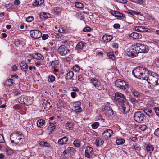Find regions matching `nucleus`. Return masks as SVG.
Masks as SVG:
<instances>
[{"label":"nucleus","mask_w":159,"mask_h":159,"mask_svg":"<svg viewBox=\"0 0 159 159\" xmlns=\"http://www.w3.org/2000/svg\"><path fill=\"white\" fill-rule=\"evenodd\" d=\"M144 80L153 85L159 84V76L156 73L149 71L148 74L145 77Z\"/></svg>","instance_id":"nucleus-1"},{"label":"nucleus","mask_w":159,"mask_h":159,"mask_svg":"<svg viewBox=\"0 0 159 159\" xmlns=\"http://www.w3.org/2000/svg\"><path fill=\"white\" fill-rule=\"evenodd\" d=\"M149 70L145 68L138 66L135 68L133 70L132 74L136 78L144 80Z\"/></svg>","instance_id":"nucleus-2"},{"label":"nucleus","mask_w":159,"mask_h":159,"mask_svg":"<svg viewBox=\"0 0 159 159\" xmlns=\"http://www.w3.org/2000/svg\"><path fill=\"white\" fill-rule=\"evenodd\" d=\"M18 101L21 104H24L26 105H30L32 103L33 100L30 97L23 96L18 98Z\"/></svg>","instance_id":"nucleus-3"},{"label":"nucleus","mask_w":159,"mask_h":159,"mask_svg":"<svg viewBox=\"0 0 159 159\" xmlns=\"http://www.w3.org/2000/svg\"><path fill=\"white\" fill-rule=\"evenodd\" d=\"M114 101L116 103L120 104L124 103L126 101V99L123 94L121 93L117 92L115 93Z\"/></svg>","instance_id":"nucleus-4"},{"label":"nucleus","mask_w":159,"mask_h":159,"mask_svg":"<svg viewBox=\"0 0 159 159\" xmlns=\"http://www.w3.org/2000/svg\"><path fill=\"white\" fill-rule=\"evenodd\" d=\"M10 139L12 143L18 144L20 141L21 138V135L17 132H13L10 135Z\"/></svg>","instance_id":"nucleus-5"},{"label":"nucleus","mask_w":159,"mask_h":159,"mask_svg":"<svg viewBox=\"0 0 159 159\" xmlns=\"http://www.w3.org/2000/svg\"><path fill=\"white\" fill-rule=\"evenodd\" d=\"M139 53L136 46L135 45H132L131 47L128 50L127 54L129 57L134 58Z\"/></svg>","instance_id":"nucleus-6"},{"label":"nucleus","mask_w":159,"mask_h":159,"mask_svg":"<svg viewBox=\"0 0 159 159\" xmlns=\"http://www.w3.org/2000/svg\"><path fill=\"white\" fill-rule=\"evenodd\" d=\"M135 45L139 53H147L148 51V48L146 45L139 43Z\"/></svg>","instance_id":"nucleus-7"},{"label":"nucleus","mask_w":159,"mask_h":159,"mask_svg":"<svg viewBox=\"0 0 159 159\" xmlns=\"http://www.w3.org/2000/svg\"><path fill=\"white\" fill-rule=\"evenodd\" d=\"M144 114L143 112L137 111L134 115V120L137 122L141 123L144 119Z\"/></svg>","instance_id":"nucleus-8"},{"label":"nucleus","mask_w":159,"mask_h":159,"mask_svg":"<svg viewBox=\"0 0 159 159\" xmlns=\"http://www.w3.org/2000/svg\"><path fill=\"white\" fill-rule=\"evenodd\" d=\"M115 85L116 87L122 89H126L128 88V85L126 82L121 79H118L115 82Z\"/></svg>","instance_id":"nucleus-9"},{"label":"nucleus","mask_w":159,"mask_h":159,"mask_svg":"<svg viewBox=\"0 0 159 159\" xmlns=\"http://www.w3.org/2000/svg\"><path fill=\"white\" fill-rule=\"evenodd\" d=\"M73 104V107L72 110L76 113L81 112L82 110V109L81 108L80 105L81 102L80 101L74 102Z\"/></svg>","instance_id":"nucleus-10"},{"label":"nucleus","mask_w":159,"mask_h":159,"mask_svg":"<svg viewBox=\"0 0 159 159\" xmlns=\"http://www.w3.org/2000/svg\"><path fill=\"white\" fill-rule=\"evenodd\" d=\"M31 36L34 38L38 39L42 36L41 32L38 30H32L30 32Z\"/></svg>","instance_id":"nucleus-11"},{"label":"nucleus","mask_w":159,"mask_h":159,"mask_svg":"<svg viewBox=\"0 0 159 159\" xmlns=\"http://www.w3.org/2000/svg\"><path fill=\"white\" fill-rule=\"evenodd\" d=\"M93 150L92 148L88 146L86 147L85 153V155L87 157L90 158L93 155Z\"/></svg>","instance_id":"nucleus-12"},{"label":"nucleus","mask_w":159,"mask_h":159,"mask_svg":"<svg viewBox=\"0 0 159 159\" xmlns=\"http://www.w3.org/2000/svg\"><path fill=\"white\" fill-rule=\"evenodd\" d=\"M113 134V132L112 130L108 129L103 132L102 134V136L106 139L110 138Z\"/></svg>","instance_id":"nucleus-13"},{"label":"nucleus","mask_w":159,"mask_h":159,"mask_svg":"<svg viewBox=\"0 0 159 159\" xmlns=\"http://www.w3.org/2000/svg\"><path fill=\"white\" fill-rule=\"evenodd\" d=\"M86 46V43L84 42H80L76 45L75 48L78 50H82L84 49L85 48Z\"/></svg>","instance_id":"nucleus-14"},{"label":"nucleus","mask_w":159,"mask_h":159,"mask_svg":"<svg viewBox=\"0 0 159 159\" xmlns=\"http://www.w3.org/2000/svg\"><path fill=\"white\" fill-rule=\"evenodd\" d=\"M91 83L93 84V85L96 87H99L101 86V83L98 79L96 78L91 79L90 80Z\"/></svg>","instance_id":"nucleus-15"},{"label":"nucleus","mask_w":159,"mask_h":159,"mask_svg":"<svg viewBox=\"0 0 159 159\" xmlns=\"http://www.w3.org/2000/svg\"><path fill=\"white\" fill-rule=\"evenodd\" d=\"M58 52L62 56L65 55L67 54V51L65 45L60 46L58 49Z\"/></svg>","instance_id":"nucleus-16"},{"label":"nucleus","mask_w":159,"mask_h":159,"mask_svg":"<svg viewBox=\"0 0 159 159\" xmlns=\"http://www.w3.org/2000/svg\"><path fill=\"white\" fill-rule=\"evenodd\" d=\"M121 104L124 112L125 113L129 112L130 110V107L128 102H127L126 101Z\"/></svg>","instance_id":"nucleus-17"},{"label":"nucleus","mask_w":159,"mask_h":159,"mask_svg":"<svg viewBox=\"0 0 159 159\" xmlns=\"http://www.w3.org/2000/svg\"><path fill=\"white\" fill-rule=\"evenodd\" d=\"M132 94L137 98H141L142 97V93L139 92L136 89H133L131 90Z\"/></svg>","instance_id":"nucleus-18"},{"label":"nucleus","mask_w":159,"mask_h":159,"mask_svg":"<svg viewBox=\"0 0 159 159\" xmlns=\"http://www.w3.org/2000/svg\"><path fill=\"white\" fill-rule=\"evenodd\" d=\"M129 36L134 39H139L142 37L141 34H140L136 32H133L129 34Z\"/></svg>","instance_id":"nucleus-19"},{"label":"nucleus","mask_w":159,"mask_h":159,"mask_svg":"<svg viewBox=\"0 0 159 159\" xmlns=\"http://www.w3.org/2000/svg\"><path fill=\"white\" fill-rule=\"evenodd\" d=\"M133 29L134 30L138 32H144L147 31V29L143 26L134 27Z\"/></svg>","instance_id":"nucleus-20"},{"label":"nucleus","mask_w":159,"mask_h":159,"mask_svg":"<svg viewBox=\"0 0 159 159\" xmlns=\"http://www.w3.org/2000/svg\"><path fill=\"white\" fill-rule=\"evenodd\" d=\"M68 138L66 137H64L58 140V143L61 145H63L66 144Z\"/></svg>","instance_id":"nucleus-21"},{"label":"nucleus","mask_w":159,"mask_h":159,"mask_svg":"<svg viewBox=\"0 0 159 159\" xmlns=\"http://www.w3.org/2000/svg\"><path fill=\"white\" fill-rule=\"evenodd\" d=\"M45 120L42 119L38 120L37 122V124L38 127L43 128L44 125Z\"/></svg>","instance_id":"nucleus-22"},{"label":"nucleus","mask_w":159,"mask_h":159,"mask_svg":"<svg viewBox=\"0 0 159 159\" xmlns=\"http://www.w3.org/2000/svg\"><path fill=\"white\" fill-rule=\"evenodd\" d=\"M113 38L112 36L110 35H105L102 37V39L104 41L108 42L110 41Z\"/></svg>","instance_id":"nucleus-23"},{"label":"nucleus","mask_w":159,"mask_h":159,"mask_svg":"<svg viewBox=\"0 0 159 159\" xmlns=\"http://www.w3.org/2000/svg\"><path fill=\"white\" fill-rule=\"evenodd\" d=\"M59 61L57 60H55L51 61L49 62V64L53 67L55 68L59 64Z\"/></svg>","instance_id":"nucleus-24"},{"label":"nucleus","mask_w":159,"mask_h":159,"mask_svg":"<svg viewBox=\"0 0 159 159\" xmlns=\"http://www.w3.org/2000/svg\"><path fill=\"white\" fill-rule=\"evenodd\" d=\"M20 66H21V69L22 70L25 69V70H24V71L26 72L27 71L26 70L28 68V66L27 64L24 62H22L20 64Z\"/></svg>","instance_id":"nucleus-25"},{"label":"nucleus","mask_w":159,"mask_h":159,"mask_svg":"<svg viewBox=\"0 0 159 159\" xmlns=\"http://www.w3.org/2000/svg\"><path fill=\"white\" fill-rule=\"evenodd\" d=\"M33 58H36L38 60H42L44 59V57L42 55L39 53H36L33 56Z\"/></svg>","instance_id":"nucleus-26"},{"label":"nucleus","mask_w":159,"mask_h":159,"mask_svg":"<svg viewBox=\"0 0 159 159\" xmlns=\"http://www.w3.org/2000/svg\"><path fill=\"white\" fill-rule=\"evenodd\" d=\"M44 0H36L34 2H33V5L35 7L40 6L42 4Z\"/></svg>","instance_id":"nucleus-27"},{"label":"nucleus","mask_w":159,"mask_h":159,"mask_svg":"<svg viewBox=\"0 0 159 159\" xmlns=\"http://www.w3.org/2000/svg\"><path fill=\"white\" fill-rule=\"evenodd\" d=\"M105 110L107 112V113L110 115H111L113 114V111L111 108L109 106H105L104 108Z\"/></svg>","instance_id":"nucleus-28"},{"label":"nucleus","mask_w":159,"mask_h":159,"mask_svg":"<svg viewBox=\"0 0 159 159\" xmlns=\"http://www.w3.org/2000/svg\"><path fill=\"white\" fill-rule=\"evenodd\" d=\"M146 149L147 152L151 153L154 150V147L152 145L149 144L147 145Z\"/></svg>","instance_id":"nucleus-29"},{"label":"nucleus","mask_w":159,"mask_h":159,"mask_svg":"<svg viewBox=\"0 0 159 159\" xmlns=\"http://www.w3.org/2000/svg\"><path fill=\"white\" fill-rule=\"evenodd\" d=\"M125 142V140L124 139L120 138L118 139L116 141V143L117 145L123 144Z\"/></svg>","instance_id":"nucleus-30"},{"label":"nucleus","mask_w":159,"mask_h":159,"mask_svg":"<svg viewBox=\"0 0 159 159\" xmlns=\"http://www.w3.org/2000/svg\"><path fill=\"white\" fill-rule=\"evenodd\" d=\"M74 75V73L72 71H69V72L66 74V79H71Z\"/></svg>","instance_id":"nucleus-31"},{"label":"nucleus","mask_w":159,"mask_h":159,"mask_svg":"<svg viewBox=\"0 0 159 159\" xmlns=\"http://www.w3.org/2000/svg\"><path fill=\"white\" fill-rule=\"evenodd\" d=\"M5 84L7 85H12L14 84L13 80L11 79L7 80L5 81Z\"/></svg>","instance_id":"nucleus-32"},{"label":"nucleus","mask_w":159,"mask_h":159,"mask_svg":"<svg viewBox=\"0 0 159 159\" xmlns=\"http://www.w3.org/2000/svg\"><path fill=\"white\" fill-rule=\"evenodd\" d=\"M5 151L7 155H10L13 153V150L10 148H6Z\"/></svg>","instance_id":"nucleus-33"},{"label":"nucleus","mask_w":159,"mask_h":159,"mask_svg":"<svg viewBox=\"0 0 159 159\" xmlns=\"http://www.w3.org/2000/svg\"><path fill=\"white\" fill-rule=\"evenodd\" d=\"M73 124L70 123H67L66 125V128L67 129L71 130L73 128Z\"/></svg>","instance_id":"nucleus-34"},{"label":"nucleus","mask_w":159,"mask_h":159,"mask_svg":"<svg viewBox=\"0 0 159 159\" xmlns=\"http://www.w3.org/2000/svg\"><path fill=\"white\" fill-rule=\"evenodd\" d=\"M73 144L75 146L77 147H79L81 145L80 141L79 140H76L74 141L73 142Z\"/></svg>","instance_id":"nucleus-35"},{"label":"nucleus","mask_w":159,"mask_h":159,"mask_svg":"<svg viewBox=\"0 0 159 159\" xmlns=\"http://www.w3.org/2000/svg\"><path fill=\"white\" fill-rule=\"evenodd\" d=\"M75 6L77 8H82L83 7V5L82 3L79 2H76L75 3Z\"/></svg>","instance_id":"nucleus-36"},{"label":"nucleus","mask_w":159,"mask_h":159,"mask_svg":"<svg viewBox=\"0 0 159 159\" xmlns=\"http://www.w3.org/2000/svg\"><path fill=\"white\" fill-rule=\"evenodd\" d=\"M107 56L109 57L110 59H111L112 60H114L115 59V57L113 54V53L112 52H108L107 53Z\"/></svg>","instance_id":"nucleus-37"},{"label":"nucleus","mask_w":159,"mask_h":159,"mask_svg":"<svg viewBox=\"0 0 159 159\" xmlns=\"http://www.w3.org/2000/svg\"><path fill=\"white\" fill-rule=\"evenodd\" d=\"M129 100L133 104H136L138 102L137 100L134 98H129Z\"/></svg>","instance_id":"nucleus-38"},{"label":"nucleus","mask_w":159,"mask_h":159,"mask_svg":"<svg viewBox=\"0 0 159 159\" xmlns=\"http://www.w3.org/2000/svg\"><path fill=\"white\" fill-rule=\"evenodd\" d=\"M48 80L51 82H53L55 80V76L52 75H49L48 77Z\"/></svg>","instance_id":"nucleus-39"},{"label":"nucleus","mask_w":159,"mask_h":159,"mask_svg":"<svg viewBox=\"0 0 159 159\" xmlns=\"http://www.w3.org/2000/svg\"><path fill=\"white\" fill-rule=\"evenodd\" d=\"M99 125V123L98 122H96L92 125V127L94 129H96Z\"/></svg>","instance_id":"nucleus-40"},{"label":"nucleus","mask_w":159,"mask_h":159,"mask_svg":"<svg viewBox=\"0 0 159 159\" xmlns=\"http://www.w3.org/2000/svg\"><path fill=\"white\" fill-rule=\"evenodd\" d=\"M40 146L45 147H48L49 144L48 143L46 142L41 141L39 143Z\"/></svg>","instance_id":"nucleus-41"},{"label":"nucleus","mask_w":159,"mask_h":159,"mask_svg":"<svg viewBox=\"0 0 159 159\" xmlns=\"http://www.w3.org/2000/svg\"><path fill=\"white\" fill-rule=\"evenodd\" d=\"M44 18H48L50 17V15L48 13L43 12V14L41 15Z\"/></svg>","instance_id":"nucleus-42"},{"label":"nucleus","mask_w":159,"mask_h":159,"mask_svg":"<svg viewBox=\"0 0 159 159\" xmlns=\"http://www.w3.org/2000/svg\"><path fill=\"white\" fill-rule=\"evenodd\" d=\"M134 148L135 150H136L137 151H138L139 152L140 154H141V153H140V150L141 149V147L139 145H136L134 146Z\"/></svg>","instance_id":"nucleus-43"},{"label":"nucleus","mask_w":159,"mask_h":159,"mask_svg":"<svg viewBox=\"0 0 159 159\" xmlns=\"http://www.w3.org/2000/svg\"><path fill=\"white\" fill-rule=\"evenodd\" d=\"M139 129L142 131H144L146 129L147 126L144 125H139Z\"/></svg>","instance_id":"nucleus-44"},{"label":"nucleus","mask_w":159,"mask_h":159,"mask_svg":"<svg viewBox=\"0 0 159 159\" xmlns=\"http://www.w3.org/2000/svg\"><path fill=\"white\" fill-rule=\"evenodd\" d=\"M73 69L75 72H78L80 70V67L77 65H75L73 67Z\"/></svg>","instance_id":"nucleus-45"},{"label":"nucleus","mask_w":159,"mask_h":159,"mask_svg":"<svg viewBox=\"0 0 159 159\" xmlns=\"http://www.w3.org/2000/svg\"><path fill=\"white\" fill-rule=\"evenodd\" d=\"M55 125L53 123H51L49 127V129L52 130H53L55 129Z\"/></svg>","instance_id":"nucleus-46"},{"label":"nucleus","mask_w":159,"mask_h":159,"mask_svg":"<svg viewBox=\"0 0 159 159\" xmlns=\"http://www.w3.org/2000/svg\"><path fill=\"white\" fill-rule=\"evenodd\" d=\"M153 109L156 115L159 117V107H155Z\"/></svg>","instance_id":"nucleus-47"},{"label":"nucleus","mask_w":159,"mask_h":159,"mask_svg":"<svg viewBox=\"0 0 159 159\" xmlns=\"http://www.w3.org/2000/svg\"><path fill=\"white\" fill-rule=\"evenodd\" d=\"M33 20V17L32 16H30L27 17L26 20L28 22H31Z\"/></svg>","instance_id":"nucleus-48"},{"label":"nucleus","mask_w":159,"mask_h":159,"mask_svg":"<svg viewBox=\"0 0 159 159\" xmlns=\"http://www.w3.org/2000/svg\"><path fill=\"white\" fill-rule=\"evenodd\" d=\"M117 17H120L122 19H124V18L125 17V16L124 14L119 12V14H118V15Z\"/></svg>","instance_id":"nucleus-49"},{"label":"nucleus","mask_w":159,"mask_h":159,"mask_svg":"<svg viewBox=\"0 0 159 159\" xmlns=\"http://www.w3.org/2000/svg\"><path fill=\"white\" fill-rule=\"evenodd\" d=\"M152 111L150 109H148V111L146 112V114L149 116L152 115Z\"/></svg>","instance_id":"nucleus-50"},{"label":"nucleus","mask_w":159,"mask_h":159,"mask_svg":"<svg viewBox=\"0 0 159 159\" xmlns=\"http://www.w3.org/2000/svg\"><path fill=\"white\" fill-rule=\"evenodd\" d=\"M58 32L60 33H65L66 31L62 27H60L58 30Z\"/></svg>","instance_id":"nucleus-51"},{"label":"nucleus","mask_w":159,"mask_h":159,"mask_svg":"<svg viewBox=\"0 0 159 159\" xmlns=\"http://www.w3.org/2000/svg\"><path fill=\"white\" fill-rule=\"evenodd\" d=\"M143 0H135L133 2L136 3L142 4L143 3Z\"/></svg>","instance_id":"nucleus-52"},{"label":"nucleus","mask_w":159,"mask_h":159,"mask_svg":"<svg viewBox=\"0 0 159 159\" xmlns=\"http://www.w3.org/2000/svg\"><path fill=\"white\" fill-rule=\"evenodd\" d=\"M119 12L117 11H112L111 12V13L112 15L114 16H115L116 17L118 15V14H119Z\"/></svg>","instance_id":"nucleus-53"},{"label":"nucleus","mask_w":159,"mask_h":159,"mask_svg":"<svg viewBox=\"0 0 159 159\" xmlns=\"http://www.w3.org/2000/svg\"><path fill=\"white\" fill-rule=\"evenodd\" d=\"M154 134L158 137H159V128H157L155 131Z\"/></svg>","instance_id":"nucleus-54"},{"label":"nucleus","mask_w":159,"mask_h":159,"mask_svg":"<svg viewBox=\"0 0 159 159\" xmlns=\"http://www.w3.org/2000/svg\"><path fill=\"white\" fill-rule=\"evenodd\" d=\"M4 142V139L2 134H0V143H2Z\"/></svg>","instance_id":"nucleus-55"},{"label":"nucleus","mask_w":159,"mask_h":159,"mask_svg":"<svg viewBox=\"0 0 159 159\" xmlns=\"http://www.w3.org/2000/svg\"><path fill=\"white\" fill-rule=\"evenodd\" d=\"M48 37V36L47 34H44L42 36V39L43 40H45L46 39H47Z\"/></svg>","instance_id":"nucleus-56"},{"label":"nucleus","mask_w":159,"mask_h":159,"mask_svg":"<svg viewBox=\"0 0 159 159\" xmlns=\"http://www.w3.org/2000/svg\"><path fill=\"white\" fill-rule=\"evenodd\" d=\"M67 150L70 152H73L75 151V149L73 147H69L67 148Z\"/></svg>","instance_id":"nucleus-57"},{"label":"nucleus","mask_w":159,"mask_h":159,"mask_svg":"<svg viewBox=\"0 0 159 159\" xmlns=\"http://www.w3.org/2000/svg\"><path fill=\"white\" fill-rule=\"evenodd\" d=\"M91 31V28L89 27H86L83 30L84 32H90Z\"/></svg>","instance_id":"nucleus-58"},{"label":"nucleus","mask_w":159,"mask_h":159,"mask_svg":"<svg viewBox=\"0 0 159 159\" xmlns=\"http://www.w3.org/2000/svg\"><path fill=\"white\" fill-rule=\"evenodd\" d=\"M11 69L13 71H16L17 70V68L16 65L12 66Z\"/></svg>","instance_id":"nucleus-59"},{"label":"nucleus","mask_w":159,"mask_h":159,"mask_svg":"<svg viewBox=\"0 0 159 159\" xmlns=\"http://www.w3.org/2000/svg\"><path fill=\"white\" fill-rule=\"evenodd\" d=\"M113 27L115 29H118L120 28V25L119 24H115L114 25Z\"/></svg>","instance_id":"nucleus-60"},{"label":"nucleus","mask_w":159,"mask_h":159,"mask_svg":"<svg viewBox=\"0 0 159 159\" xmlns=\"http://www.w3.org/2000/svg\"><path fill=\"white\" fill-rule=\"evenodd\" d=\"M84 79L83 76L81 75H79L78 77V80L80 81Z\"/></svg>","instance_id":"nucleus-61"},{"label":"nucleus","mask_w":159,"mask_h":159,"mask_svg":"<svg viewBox=\"0 0 159 159\" xmlns=\"http://www.w3.org/2000/svg\"><path fill=\"white\" fill-rule=\"evenodd\" d=\"M20 1L19 0H15L14 2V4L16 5H18L20 4Z\"/></svg>","instance_id":"nucleus-62"},{"label":"nucleus","mask_w":159,"mask_h":159,"mask_svg":"<svg viewBox=\"0 0 159 159\" xmlns=\"http://www.w3.org/2000/svg\"><path fill=\"white\" fill-rule=\"evenodd\" d=\"M71 95L72 97L73 98H75L76 93L74 92H72L71 93Z\"/></svg>","instance_id":"nucleus-63"},{"label":"nucleus","mask_w":159,"mask_h":159,"mask_svg":"<svg viewBox=\"0 0 159 159\" xmlns=\"http://www.w3.org/2000/svg\"><path fill=\"white\" fill-rule=\"evenodd\" d=\"M15 44L16 46H18L20 45V43L19 41H16L15 42Z\"/></svg>","instance_id":"nucleus-64"}]
</instances>
